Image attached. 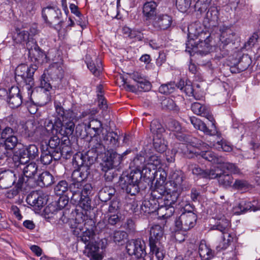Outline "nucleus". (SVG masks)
I'll return each instance as SVG.
<instances>
[{
	"instance_id": "1",
	"label": "nucleus",
	"mask_w": 260,
	"mask_h": 260,
	"mask_svg": "<svg viewBox=\"0 0 260 260\" xmlns=\"http://www.w3.org/2000/svg\"><path fill=\"white\" fill-rule=\"evenodd\" d=\"M56 116L46 118L43 125L39 129L41 135L49 136L60 134L68 138L72 135L75 126V121L78 119L77 114L72 110H65L60 103L55 101Z\"/></svg>"
},
{
	"instance_id": "2",
	"label": "nucleus",
	"mask_w": 260,
	"mask_h": 260,
	"mask_svg": "<svg viewBox=\"0 0 260 260\" xmlns=\"http://www.w3.org/2000/svg\"><path fill=\"white\" fill-rule=\"evenodd\" d=\"M146 177L142 172L137 169L129 174L123 173L119 179L121 189L131 196H135L140 189H145Z\"/></svg>"
},
{
	"instance_id": "3",
	"label": "nucleus",
	"mask_w": 260,
	"mask_h": 260,
	"mask_svg": "<svg viewBox=\"0 0 260 260\" xmlns=\"http://www.w3.org/2000/svg\"><path fill=\"white\" fill-rule=\"evenodd\" d=\"M37 70L36 66L28 67L25 64L19 65L15 70V81L23 89L27 90L28 98L32 92V87L34 85V74Z\"/></svg>"
},
{
	"instance_id": "4",
	"label": "nucleus",
	"mask_w": 260,
	"mask_h": 260,
	"mask_svg": "<svg viewBox=\"0 0 260 260\" xmlns=\"http://www.w3.org/2000/svg\"><path fill=\"white\" fill-rule=\"evenodd\" d=\"M167 127L169 131L176 132V138L179 141L185 143L187 145L193 147L203 148L207 145L206 143L198 139L193 137L190 135L181 133V126L176 120H171L167 124Z\"/></svg>"
},
{
	"instance_id": "5",
	"label": "nucleus",
	"mask_w": 260,
	"mask_h": 260,
	"mask_svg": "<svg viewBox=\"0 0 260 260\" xmlns=\"http://www.w3.org/2000/svg\"><path fill=\"white\" fill-rule=\"evenodd\" d=\"M210 34L206 36L202 37V39L198 41L194 40H188L186 43V48L185 51L188 52L190 55L192 53H196L201 55L208 54L210 49Z\"/></svg>"
},
{
	"instance_id": "6",
	"label": "nucleus",
	"mask_w": 260,
	"mask_h": 260,
	"mask_svg": "<svg viewBox=\"0 0 260 260\" xmlns=\"http://www.w3.org/2000/svg\"><path fill=\"white\" fill-rule=\"evenodd\" d=\"M61 10L56 6H48L42 10V17L45 22L50 26H56L60 29L63 23Z\"/></svg>"
},
{
	"instance_id": "7",
	"label": "nucleus",
	"mask_w": 260,
	"mask_h": 260,
	"mask_svg": "<svg viewBox=\"0 0 260 260\" xmlns=\"http://www.w3.org/2000/svg\"><path fill=\"white\" fill-rule=\"evenodd\" d=\"M230 226L229 220L225 218L219 219L217 223L213 225L212 229L221 232L222 234V241L219 247L222 249H226L233 241L234 235L229 233Z\"/></svg>"
},
{
	"instance_id": "8",
	"label": "nucleus",
	"mask_w": 260,
	"mask_h": 260,
	"mask_svg": "<svg viewBox=\"0 0 260 260\" xmlns=\"http://www.w3.org/2000/svg\"><path fill=\"white\" fill-rule=\"evenodd\" d=\"M145 242L140 239L128 241L126 245L127 252L129 255H136L138 260H145L146 252Z\"/></svg>"
},
{
	"instance_id": "9",
	"label": "nucleus",
	"mask_w": 260,
	"mask_h": 260,
	"mask_svg": "<svg viewBox=\"0 0 260 260\" xmlns=\"http://www.w3.org/2000/svg\"><path fill=\"white\" fill-rule=\"evenodd\" d=\"M162 234L161 227L159 225L153 226L150 230L149 246L150 253L155 254L156 257L160 260L162 257V253L159 252L157 244L159 243V239Z\"/></svg>"
},
{
	"instance_id": "10",
	"label": "nucleus",
	"mask_w": 260,
	"mask_h": 260,
	"mask_svg": "<svg viewBox=\"0 0 260 260\" xmlns=\"http://www.w3.org/2000/svg\"><path fill=\"white\" fill-rule=\"evenodd\" d=\"M122 156L112 149L106 151L102 156V167L106 168H115L121 163Z\"/></svg>"
},
{
	"instance_id": "11",
	"label": "nucleus",
	"mask_w": 260,
	"mask_h": 260,
	"mask_svg": "<svg viewBox=\"0 0 260 260\" xmlns=\"http://www.w3.org/2000/svg\"><path fill=\"white\" fill-rule=\"evenodd\" d=\"M197 216L192 211L183 212L175 221L176 226L179 229L187 231L193 228L196 222Z\"/></svg>"
},
{
	"instance_id": "12",
	"label": "nucleus",
	"mask_w": 260,
	"mask_h": 260,
	"mask_svg": "<svg viewBox=\"0 0 260 260\" xmlns=\"http://www.w3.org/2000/svg\"><path fill=\"white\" fill-rule=\"evenodd\" d=\"M219 10L217 7H211L206 13L203 23L206 28L211 29L219 24Z\"/></svg>"
},
{
	"instance_id": "13",
	"label": "nucleus",
	"mask_w": 260,
	"mask_h": 260,
	"mask_svg": "<svg viewBox=\"0 0 260 260\" xmlns=\"http://www.w3.org/2000/svg\"><path fill=\"white\" fill-rule=\"evenodd\" d=\"M173 20L171 16L166 14H159L150 25L156 30H166L171 27Z\"/></svg>"
},
{
	"instance_id": "14",
	"label": "nucleus",
	"mask_w": 260,
	"mask_h": 260,
	"mask_svg": "<svg viewBox=\"0 0 260 260\" xmlns=\"http://www.w3.org/2000/svg\"><path fill=\"white\" fill-rule=\"evenodd\" d=\"M189 120L195 128L203 132L206 135L215 136L217 133L214 119L213 121H210L212 123L210 129L208 128L206 124L201 120L194 116L189 117Z\"/></svg>"
},
{
	"instance_id": "15",
	"label": "nucleus",
	"mask_w": 260,
	"mask_h": 260,
	"mask_svg": "<svg viewBox=\"0 0 260 260\" xmlns=\"http://www.w3.org/2000/svg\"><path fill=\"white\" fill-rule=\"evenodd\" d=\"M189 120L195 128L203 132L206 135L215 136L217 133L214 119L213 121H210L212 123L210 129L208 128L206 124L201 120L194 116L189 117Z\"/></svg>"
},
{
	"instance_id": "16",
	"label": "nucleus",
	"mask_w": 260,
	"mask_h": 260,
	"mask_svg": "<svg viewBox=\"0 0 260 260\" xmlns=\"http://www.w3.org/2000/svg\"><path fill=\"white\" fill-rule=\"evenodd\" d=\"M27 203L32 206L34 210L38 212L46 204L47 199L44 196L39 195L37 192H33L27 197Z\"/></svg>"
},
{
	"instance_id": "17",
	"label": "nucleus",
	"mask_w": 260,
	"mask_h": 260,
	"mask_svg": "<svg viewBox=\"0 0 260 260\" xmlns=\"http://www.w3.org/2000/svg\"><path fill=\"white\" fill-rule=\"evenodd\" d=\"M220 30L221 31L220 40L221 42L220 48L224 49L228 44L234 43L237 36L230 28L222 26L220 27Z\"/></svg>"
},
{
	"instance_id": "18",
	"label": "nucleus",
	"mask_w": 260,
	"mask_h": 260,
	"mask_svg": "<svg viewBox=\"0 0 260 260\" xmlns=\"http://www.w3.org/2000/svg\"><path fill=\"white\" fill-rule=\"evenodd\" d=\"M82 186V183L74 182L69 185L67 197L70 198L71 202L73 204H76L81 199Z\"/></svg>"
},
{
	"instance_id": "19",
	"label": "nucleus",
	"mask_w": 260,
	"mask_h": 260,
	"mask_svg": "<svg viewBox=\"0 0 260 260\" xmlns=\"http://www.w3.org/2000/svg\"><path fill=\"white\" fill-rule=\"evenodd\" d=\"M84 253L90 260H102L103 258L99 244L96 242H89L85 247Z\"/></svg>"
},
{
	"instance_id": "20",
	"label": "nucleus",
	"mask_w": 260,
	"mask_h": 260,
	"mask_svg": "<svg viewBox=\"0 0 260 260\" xmlns=\"http://www.w3.org/2000/svg\"><path fill=\"white\" fill-rule=\"evenodd\" d=\"M8 102L12 108H17L23 103L22 95L17 87H12L10 89Z\"/></svg>"
},
{
	"instance_id": "21",
	"label": "nucleus",
	"mask_w": 260,
	"mask_h": 260,
	"mask_svg": "<svg viewBox=\"0 0 260 260\" xmlns=\"http://www.w3.org/2000/svg\"><path fill=\"white\" fill-rule=\"evenodd\" d=\"M188 37L189 40H194L195 39H202V37L206 36L210 34L203 30L199 22H195L190 24L188 27Z\"/></svg>"
},
{
	"instance_id": "22",
	"label": "nucleus",
	"mask_w": 260,
	"mask_h": 260,
	"mask_svg": "<svg viewBox=\"0 0 260 260\" xmlns=\"http://www.w3.org/2000/svg\"><path fill=\"white\" fill-rule=\"evenodd\" d=\"M90 174V167L87 164L85 166L79 167L75 170L72 174V181L76 183H81L87 179Z\"/></svg>"
},
{
	"instance_id": "23",
	"label": "nucleus",
	"mask_w": 260,
	"mask_h": 260,
	"mask_svg": "<svg viewBox=\"0 0 260 260\" xmlns=\"http://www.w3.org/2000/svg\"><path fill=\"white\" fill-rule=\"evenodd\" d=\"M160 161L157 156L155 155H151L147 159V179L150 181L154 179L157 174V166L159 165Z\"/></svg>"
},
{
	"instance_id": "24",
	"label": "nucleus",
	"mask_w": 260,
	"mask_h": 260,
	"mask_svg": "<svg viewBox=\"0 0 260 260\" xmlns=\"http://www.w3.org/2000/svg\"><path fill=\"white\" fill-rule=\"evenodd\" d=\"M45 72L52 80H60L63 78V70L60 63L51 64Z\"/></svg>"
},
{
	"instance_id": "25",
	"label": "nucleus",
	"mask_w": 260,
	"mask_h": 260,
	"mask_svg": "<svg viewBox=\"0 0 260 260\" xmlns=\"http://www.w3.org/2000/svg\"><path fill=\"white\" fill-rule=\"evenodd\" d=\"M191 108L194 114L205 117L210 121H213V116L211 114L209 108L207 106L195 102L191 105Z\"/></svg>"
},
{
	"instance_id": "26",
	"label": "nucleus",
	"mask_w": 260,
	"mask_h": 260,
	"mask_svg": "<svg viewBox=\"0 0 260 260\" xmlns=\"http://www.w3.org/2000/svg\"><path fill=\"white\" fill-rule=\"evenodd\" d=\"M184 178V174L180 171H176L171 173L170 184L174 188V189L179 191L182 190V185Z\"/></svg>"
},
{
	"instance_id": "27",
	"label": "nucleus",
	"mask_w": 260,
	"mask_h": 260,
	"mask_svg": "<svg viewBox=\"0 0 260 260\" xmlns=\"http://www.w3.org/2000/svg\"><path fill=\"white\" fill-rule=\"evenodd\" d=\"M158 2L147 0V25H150L151 22L157 16V7Z\"/></svg>"
},
{
	"instance_id": "28",
	"label": "nucleus",
	"mask_w": 260,
	"mask_h": 260,
	"mask_svg": "<svg viewBox=\"0 0 260 260\" xmlns=\"http://www.w3.org/2000/svg\"><path fill=\"white\" fill-rule=\"evenodd\" d=\"M200 155L203 158L211 162L212 164L219 165L223 162V157L217 155L212 151H202Z\"/></svg>"
},
{
	"instance_id": "29",
	"label": "nucleus",
	"mask_w": 260,
	"mask_h": 260,
	"mask_svg": "<svg viewBox=\"0 0 260 260\" xmlns=\"http://www.w3.org/2000/svg\"><path fill=\"white\" fill-rule=\"evenodd\" d=\"M54 183V177L48 171L42 173L37 180L38 185L42 187H47Z\"/></svg>"
},
{
	"instance_id": "30",
	"label": "nucleus",
	"mask_w": 260,
	"mask_h": 260,
	"mask_svg": "<svg viewBox=\"0 0 260 260\" xmlns=\"http://www.w3.org/2000/svg\"><path fill=\"white\" fill-rule=\"evenodd\" d=\"M12 159L17 166L19 165H25L29 163L30 159H31L24 149L20 150L19 152H16L14 154Z\"/></svg>"
},
{
	"instance_id": "31",
	"label": "nucleus",
	"mask_w": 260,
	"mask_h": 260,
	"mask_svg": "<svg viewBox=\"0 0 260 260\" xmlns=\"http://www.w3.org/2000/svg\"><path fill=\"white\" fill-rule=\"evenodd\" d=\"M153 145L155 150L159 153L165 152L167 148V142L164 138V136H158L153 137Z\"/></svg>"
},
{
	"instance_id": "32",
	"label": "nucleus",
	"mask_w": 260,
	"mask_h": 260,
	"mask_svg": "<svg viewBox=\"0 0 260 260\" xmlns=\"http://www.w3.org/2000/svg\"><path fill=\"white\" fill-rule=\"evenodd\" d=\"M119 136L117 133L111 132L107 133L104 137V141L108 147L110 149L115 148L118 146L119 145Z\"/></svg>"
},
{
	"instance_id": "33",
	"label": "nucleus",
	"mask_w": 260,
	"mask_h": 260,
	"mask_svg": "<svg viewBox=\"0 0 260 260\" xmlns=\"http://www.w3.org/2000/svg\"><path fill=\"white\" fill-rule=\"evenodd\" d=\"M199 253L202 260H210L213 257L212 250L205 243V241L201 242L199 247Z\"/></svg>"
},
{
	"instance_id": "34",
	"label": "nucleus",
	"mask_w": 260,
	"mask_h": 260,
	"mask_svg": "<svg viewBox=\"0 0 260 260\" xmlns=\"http://www.w3.org/2000/svg\"><path fill=\"white\" fill-rule=\"evenodd\" d=\"M115 190L112 187L105 186L102 188L99 192V198L103 202L110 200L114 195Z\"/></svg>"
},
{
	"instance_id": "35",
	"label": "nucleus",
	"mask_w": 260,
	"mask_h": 260,
	"mask_svg": "<svg viewBox=\"0 0 260 260\" xmlns=\"http://www.w3.org/2000/svg\"><path fill=\"white\" fill-rule=\"evenodd\" d=\"M150 130L153 137L158 136L160 137L165 132V129L159 121L157 119L152 120L150 124Z\"/></svg>"
},
{
	"instance_id": "36",
	"label": "nucleus",
	"mask_w": 260,
	"mask_h": 260,
	"mask_svg": "<svg viewBox=\"0 0 260 260\" xmlns=\"http://www.w3.org/2000/svg\"><path fill=\"white\" fill-rule=\"evenodd\" d=\"M250 63V58L247 55L243 56L238 63V68L236 67H232L230 69L232 73L240 72L246 69Z\"/></svg>"
},
{
	"instance_id": "37",
	"label": "nucleus",
	"mask_w": 260,
	"mask_h": 260,
	"mask_svg": "<svg viewBox=\"0 0 260 260\" xmlns=\"http://www.w3.org/2000/svg\"><path fill=\"white\" fill-rule=\"evenodd\" d=\"M14 40L17 43H26V47L29 50V52L32 50V48H29L30 41L29 40V34L25 30H17L16 35L14 36Z\"/></svg>"
},
{
	"instance_id": "38",
	"label": "nucleus",
	"mask_w": 260,
	"mask_h": 260,
	"mask_svg": "<svg viewBox=\"0 0 260 260\" xmlns=\"http://www.w3.org/2000/svg\"><path fill=\"white\" fill-rule=\"evenodd\" d=\"M131 78L137 82L138 90L144 92L146 91V79L144 76L139 72H135L131 75Z\"/></svg>"
},
{
	"instance_id": "39",
	"label": "nucleus",
	"mask_w": 260,
	"mask_h": 260,
	"mask_svg": "<svg viewBox=\"0 0 260 260\" xmlns=\"http://www.w3.org/2000/svg\"><path fill=\"white\" fill-rule=\"evenodd\" d=\"M218 181L220 185L224 188H228L233 186V177L231 175L226 174L225 172H221Z\"/></svg>"
},
{
	"instance_id": "40",
	"label": "nucleus",
	"mask_w": 260,
	"mask_h": 260,
	"mask_svg": "<svg viewBox=\"0 0 260 260\" xmlns=\"http://www.w3.org/2000/svg\"><path fill=\"white\" fill-rule=\"evenodd\" d=\"M23 167V173L26 178H32L36 174L38 170V166L34 162H30Z\"/></svg>"
},
{
	"instance_id": "41",
	"label": "nucleus",
	"mask_w": 260,
	"mask_h": 260,
	"mask_svg": "<svg viewBox=\"0 0 260 260\" xmlns=\"http://www.w3.org/2000/svg\"><path fill=\"white\" fill-rule=\"evenodd\" d=\"M14 175L12 173H7L0 177V188L6 189L11 187L14 183Z\"/></svg>"
},
{
	"instance_id": "42",
	"label": "nucleus",
	"mask_w": 260,
	"mask_h": 260,
	"mask_svg": "<svg viewBox=\"0 0 260 260\" xmlns=\"http://www.w3.org/2000/svg\"><path fill=\"white\" fill-rule=\"evenodd\" d=\"M179 191L173 189L172 192L167 193L164 196V204L167 206H173L177 202L179 197Z\"/></svg>"
},
{
	"instance_id": "43",
	"label": "nucleus",
	"mask_w": 260,
	"mask_h": 260,
	"mask_svg": "<svg viewBox=\"0 0 260 260\" xmlns=\"http://www.w3.org/2000/svg\"><path fill=\"white\" fill-rule=\"evenodd\" d=\"M44 212L48 218H53L55 215L59 214L61 216L63 214V212L58 209L55 204H49L45 209Z\"/></svg>"
},
{
	"instance_id": "44",
	"label": "nucleus",
	"mask_w": 260,
	"mask_h": 260,
	"mask_svg": "<svg viewBox=\"0 0 260 260\" xmlns=\"http://www.w3.org/2000/svg\"><path fill=\"white\" fill-rule=\"evenodd\" d=\"M237 208L240 210L239 212L240 213H244L248 211H256L258 210V206H255L249 202L242 201L238 204Z\"/></svg>"
},
{
	"instance_id": "45",
	"label": "nucleus",
	"mask_w": 260,
	"mask_h": 260,
	"mask_svg": "<svg viewBox=\"0 0 260 260\" xmlns=\"http://www.w3.org/2000/svg\"><path fill=\"white\" fill-rule=\"evenodd\" d=\"M219 165H220V168L222 172H225V170L234 174H237L239 172V170L236 166L233 164L226 162L224 157L223 162L219 164Z\"/></svg>"
},
{
	"instance_id": "46",
	"label": "nucleus",
	"mask_w": 260,
	"mask_h": 260,
	"mask_svg": "<svg viewBox=\"0 0 260 260\" xmlns=\"http://www.w3.org/2000/svg\"><path fill=\"white\" fill-rule=\"evenodd\" d=\"M94 234L93 228L85 226V231H83L82 235L80 236L81 240L85 243L91 242Z\"/></svg>"
},
{
	"instance_id": "47",
	"label": "nucleus",
	"mask_w": 260,
	"mask_h": 260,
	"mask_svg": "<svg viewBox=\"0 0 260 260\" xmlns=\"http://www.w3.org/2000/svg\"><path fill=\"white\" fill-rule=\"evenodd\" d=\"M17 131L18 130L15 128H12L9 126L6 127L1 132H0V138L2 140L5 141L16 135Z\"/></svg>"
},
{
	"instance_id": "48",
	"label": "nucleus",
	"mask_w": 260,
	"mask_h": 260,
	"mask_svg": "<svg viewBox=\"0 0 260 260\" xmlns=\"http://www.w3.org/2000/svg\"><path fill=\"white\" fill-rule=\"evenodd\" d=\"M97 65L94 62H90L87 63V66L91 72L96 77L100 76L102 72L101 62L100 59L96 60Z\"/></svg>"
},
{
	"instance_id": "49",
	"label": "nucleus",
	"mask_w": 260,
	"mask_h": 260,
	"mask_svg": "<svg viewBox=\"0 0 260 260\" xmlns=\"http://www.w3.org/2000/svg\"><path fill=\"white\" fill-rule=\"evenodd\" d=\"M87 156L86 154L84 155L82 153H76L73 158V164L79 167L81 166H85L86 164L88 165L87 162H86V159Z\"/></svg>"
},
{
	"instance_id": "50",
	"label": "nucleus",
	"mask_w": 260,
	"mask_h": 260,
	"mask_svg": "<svg viewBox=\"0 0 260 260\" xmlns=\"http://www.w3.org/2000/svg\"><path fill=\"white\" fill-rule=\"evenodd\" d=\"M69 187L68 182L65 180L59 181L56 185L54 190L56 194L61 196L66 191H69Z\"/></svg>"
},
{
	"instance_id": "51",
	"label": "nucleus",
	"mask_w": 260,
	"mask_h": 260,
	"mask_svg": "<svg viewBox=\"0 0 260 260\" xmlns=\"http://www.w3.org/2000/svg\"><path fill=\"white\" fill-rule=\"evenodd\" d=\"M176 85L174 82H170L162 84L159 88V92L162 94H168L173 92Z\"/></svg>"
},
{
	"instance_id": "52",
	"label": "nucleus",
	"mask_w": 260,
	"mask_h": 260,
	"mask_svg": "<svg viewBox=\"0 0 260 260\" xmlns=\"http://www.w3.org/2000/svg\"><path fill=\"white\" fill-rule=\"evenodd\" d=\"M18 142V138L16 135L5 141H2L5 147L8 151L13 150L17 146Z\"/></svg>"
},
{
	"instance_id": "53",
	"label": "nucleus",
	"mask_w": 260,
	"mask_h": 260,
	"mask_svg": "<svg viewBox=\"0 0 260 260\" xmlns=\"http://www.w3.org/2000/svg\"><path fill=\"white\" fill-rule=\"evenodd\" d=\"M23 149L31 159H34L39 155V150L36 145H29Z\"/></svg>"
},
{
	"instance_id": "54",
	"label": "nucleus",
	"mask_w": 260,
	"mask_h": 260,
	"mask_svg": "<svg viewBox=\"0 0 260 260\" xmlns=\"http://www.w3.org/2000/svg\"><path fill=\"white\" fill-rule=\"evenodd\" d=\"M47 73L45 71L40 78V87L44 89L45 91H49L51 88V84L48 77Z\"/></svg>"
},
{
	"instance_id": "55",
	"label": "nucleus",
	"mask_w": 260,
	"mask_h": 260,
	"mask_svg": "<svg viewBox=\"0 0 260 260\" xmlns=\"http://www.w3.org/2000/svg\"><path fill=\"white\" fill-rule=\"evenodd\" d=\"M88 128H92L96 134H99L102 131V124L98 119H92L87 125Z\"/></svg>"
},
{
	"instance_id": "56",
	"label": "nucleus",
	"mask_w": 260,
	"mask_h": 260,
	"mask_svg": "<svg viewBox=\"0 0 260 260\" xmlns=\"http://www.w3.org/2000/svg\"><path fill=\"white\" fill-rule=\"evenodd\" d=\"M114 168H106L104 169L102 167V171L105 172L104 178L107 182H112L115 177L117 176L116 171L114 170Z\"/></svg>"
},
{
	"instance_id": "57",
	"label": "nucleus",
	"mask_w": 260,
	"mask_h": 260,
	"mask_svg": "<svg viewBox=\"0 0 260 260\" xmlns=\"http://www.w3.org/2000/svg\"><path fill=\"white\" fill-rule=\"evenodd\" d=\"M192 0H176L177 9L182 12H185L190 7Z\"/></svg>"
},
{
	"instance_id": "58",
	"label": "nucleus",
	"mask_w": 260,
	"mask_h": 260,
	"mask_svg": "<svg viewBox=\"0 0 260 260\" xmlns=\"http://www.w3.org/2000/svg\"><path fill=\"white\" fill-rule=\"evenodd\" d=\"M91 199L89 197L81 196V199L76 204L78 205L85 210H88L91 209Z\"/></svg>"
},
{
	"instance_id": "59",
	"label": "nucleus",
	"mask_w": 260,
	"mask_h": 260,
	"mask_svg": "<svg viewBox=\"0 0 260 260\" xmlns=\"http://www.w3.org/2000/svg\"><path fill=\"white\" fill-rule=\"evenodd\" d=\"M53 136L50 138L48 142V147L47 150H53L60 148L59 147L60 139L57 135H52Z\"/></svg>"
},
{
	"instance_id": "60",
	"label": "nucleus",
	"mask_w": 260,
	"mask_h": 260,
	"mask_svg": "<svg viewBox=\"0 0 260 260\" xmlns=\"http://www.w3.org/2000/svg\"><path fill=\"white\" fill-rule=\"evenodd\" d=\"M214 146L216 149L222 150L223 151L225 152H230L232 150V147L231 144L224 140L218 141L216 144L214 145Z\"/></svg>"
},
{
	"instance_id": "61",
	"label": "nucleus",
	"mask_w": 260,
	"mask_h": 260,
	"mask_svg": "<svg viewBox=\"0 0 260 260\" xmlns=\"http://www.w3.org/2000/svg\"><path fill=\"white\" fill-rule=\"evenodd\" d=\"M52 160V156L51 154V150H47L45 151H43L41 156V161L42 164L45 165H49Z\"/></svg>"
},
{
	"instance_id": "62",
	"label": "nucleus",
	"mask_w": 260,
	"mask_h": 260,
	"mask_svg": "<svg viewBox=\"0 0 260 260\" xmlns=\"http://www.w3.org/2000/svg\"><path fill=\"white\" fill-rule=\"evenodd\" d=\"M249 185L247 181L243 179H237L235 180L232 187L238 190H243L248 188Z\"/></svg>"
},
{
	"instance_id": "63",
	"label": "nucleus",
	"mask_w": 260,
	"mask_h": 260,
	"mask_svg": "<svg viewBox=\"0 0 260 260\" xmlns=\"http://www.w3.org/2000/svg\"><path fill=\"white\" fill-rule=\"evenodd\" d=\"M88 225V224L87 221L85 223H78L77 225H75L74 227H73V228L74 229V230H73V234L77 237H80V236L82 235L83 231H84L83 226Z\"/></svg>"
},
{
	"instance_id": "64",
	"label": "nucleus",
	"mask_w": 260,
	"mask_h": 260,
	"mask_svg": "<svg viewBox=\"0 0 260 260\" xmlns=\"http://www.w3.org/2000/svg\"><path fill=\"white\" fill-rule=\"evenodd\" d=\"M161 107L163 109L168 110H174L176 106L174 101L170 98H165L161 103Z\"/></svg>"
}]
</instances>
